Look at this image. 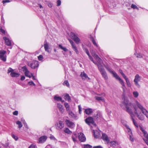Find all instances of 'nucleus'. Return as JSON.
<instances>
[{
	"instance_id": "61",
	"label": "nucleus",
	"mask_w": 148,
	"mask_h": 148,
	"mask_svg": "<svg viewBox=\"0 0 148 148\" xmlns=\"http://www.w3.org/2000/svg\"><path fill=\"white\" fill-rule=\"evenodd\" d=\"M23 123L24 125V126L25 127V128H27V129H28V125L26 123V122H23Z\"/></svg>"
},
{
	"instance_id": "23",
	"label": "nucleus",
	"mask_w": 148,
	"mask_h": 148,
	"mask_svg": "<svg viewBox=\"0 0 148 148\" xmlns=\"http://www.w3.org/2000/svg\"><path fill=\"white\" fill-rule=\"evenodd\" d=\"M90 40L92 42L93 44L95 46H96L97 47H98V45L97 44L96 41L94 39V38L91 36H90Z\"/></svg>"
},
{
	"instance_id": "46",
	"label": "nucleus",
	"mask_w": 148,
	"mask_h": 148,
	"mask_svg": "<svg viewBox=\"0 0 148 148\" xmlns=\"http://www.w3.org/2000/svg\"><path fill=\"white\" fill-rule=\"evenodd\" d=\"M6 53V51L3 50H0V55H5Z\"/></svg>"
},
{
	"instance_id": "3",
	"label": "nucleus",
	"mask_w": 148,
	"mask_h": 148,
	"mask_svg": "<svg viewBox=\"0 0 148 148\" xmlns=\"http://www.w3.org/2000/svg\"><path fill=\"white\" fill-rule=\"evenodd\" d=\"M99 70L100 71L102 77L105 80L108 79V77L107 74L101 64H99L98 65Z\"/></svg>"
},
{
	"instance_id": "62",
	"label": "nucleus",
	"mask_w": 148,
	"mask_h": 148,
	"mask_svg": "<svg viewBox=\"0 0 148 148\" xmlns=\"http://www.w3.org/2000/svg\"><path fill=\"white\" fill-rule=\"evenodd\" d=\"M143 140L148 145V138L147 139H143Z\"/></svg>"
},
{
	"instance_id": "12",
	"label": "nucleus",
	"mask_w": 148,
	"mask_h": 148,
	"mask_svg": "<svg viewBox=\"0 0 148 148\" xmlns=\"http://www.w3.org/2000/svg\"><path fill=\"white\" fill-rule=\"evenodd\" d=\"M65 123L67 126L71 128H73L75 127L74 123L69 120H66Z\"/></svg>"
},
{
	"instance_id": "13",
	"label": "nucleus",
	"mask_w": 148,
	"mask_h": 148,
	"mask_svg": "<svg viewBox=\"0 0 148 148\" xmlns=\"http://www.w3.org/2000/svg\"><path fill=\"white\" fill-rule=\"evenodd\" d=\"M78 138L81 142H84L86 140V138L84 134L82 133H79L78 134Z\"/></svg>"
},
{
	"instance_id": "43",
	"label": "nucleus",
	"mask_w": 148,
	"mask_h": 148,
	"mask_svg": "<svg viewBox=\"0 0 148 148\" xmlns=\"http://www.w3.org/2000/svg\"><path fill=\"white\" fill-rule=\"evenodd\" d=\"M74 50L75 51L76 53L77 54H78L79 53V52L77 50V48L76 46L75 45L73 46L72 47Z\"/></svg>"
},
{
	"instance_id": "59",
	"label": "nucleus",
	"mask_w": 148,
	"mask_h": 148,
	"mask_svg": "<svg viewBox=\"0 0 148 148\" xmlns=\"http://www.w3.org/2000/svg\"><path fill=\"white\" fill-rule=\"evenodd\" d=\"M93 57H94V58L96 60H97L99 58V56H98V55H97L96 54Z\"/></svg>"
},
{
	"instance_id": "9",
	"label": "nucleus",
	"mask_w": 148,
	"mask_h": 148,
	"mask_svg": "<svg viewBox=\"0 0 148 148\" xmlns=\"http://www.w3.org/2000/svg\"><path fill=\"white\" fill-rule=\"evenodd\" d=\"M85 121L86 123L89 125H90V124H92L94 125H96L95 123L93 118L91 117H89L86 118L85 120Z\"/></svg>"
},
{
	"instance_id": "57",
	"label": "nucleus",
	"mask_w": 148,
	"mask_h": 148,
	"mask_svg": "<svg viewBox=\"0 0 148 148\" xmlns=\"http://www.w3.org/2000/svg\"><path fill=\"white\" fill-rule=\"evenodd\" d=\"M10 1L8 0H3L2 1V3L3 4H4L5 3H9L10 2Z\"/></svg>"
},
{
	"instance_id": "58",
	"label": "nucleus",
	"mask_w": 148,
	"mask_h": 148,
	"mask_svg": "<svg viewBox=\"0 0 148 148\" xmlns=\"http://www.w3.org/2000/svg\"><path fill=\"white\" fill-rule=\"evenodd\" d=\"M136 6H137L136 5H134V4H132L131 6V7L132 8H133L134 9H135Z\"/></svg>"
},
{
	"instance_id": "31",
	"label": "nucleus",
	"mask_w": 148,
	"mask_h": 148,
	"mask_svg": "<svg viewBox=\"0 0 148 148\" xmlns=\"http://www.w3.org/2000/svg\"><path fill=\"white\" fill-rule=\"evenodd\" d=\"M134 116H131L132 119V121L133 123L134 124V125L136 126L137 127H138V125L136 123V121L134 119Z\"/></svg>"
},
{
	"instance_id": "11",
	"label": "nucleus",
	"mask_w": 148,
	"mask_h": 148,
	"mask_svg": "<svg viewBox=\"0 0 148 148\" xmlns=\"http://www.w3.org/2000/svg\"><path fill=\"white\" fill-rule=\"evenodd\" d=\"M72 38L74 41L77 44H79L80 41V39L78 37L77 35L74 33L71 34Z\"/></svg>"
},
{
	"instance_id": "36",
	"label": "nucleus",
	"mask_w": 148,
	"mask_h": 148,
	"mask_svg": "<svg viewBox=\"0 0 148 148\" xmlns=\"http://www.w3.org/2000/svg\"><path fill=\"white\" fill-rule=\"evenodd\" d=\"M125 81L128 86L129 87H131V84L128 79H126Z\"/></svg>"
},
{
	"instance_id": "26",
	"label": "nucleus",
	"mask_w": 148,
	"mask_h": 148,
	"mask_svg": "<svg viewBox=\"0 0 148 148\" xmlns=\"http://www.w3.org/2000/svg\"><path fill=\"white\" fill-rule=\"evenodd\" d=\"M64 98L66 100L68 101H70L71 99L69 95L68 94H66L64 96Z\"/></svg>"
},
{
	"instance_id": "25",
	"label": "nucleus",
	"mask_w": 148,
	"mask_h": 148,
	"mask_svg": "<svg viewBox=\"0 0 148 148\" xmlns=\"http://www.w3.org/2000/svg\"><path fill=\"white\" fill-rule=\"evenodd\" d=\"M7 56L6 55H0V59L3 61L5 62L6 60Z\"/></svg>"
},
{
	"instance_id": "19",
	"label": "nucleus",
	"mask_w": 148,
	"mask_h": 148,
	"mask_svg": "<svg viewBox=\"0 0 148 148\" xmlns=\"http://www.w3.org/2000/svg\"><path fill=\"white\" fill-rule=\"evenodd\" d=\"M93 133H94V137L96 138H99L101 136L100 133L97 130H93Z\"/></svg>"
},
{
	"instance_id": "5",
	"label": "nucleus",
	"mask_w": 148,
	"mask_h": 148,
	"mask_svg": "<svg viewBox=\"0 0 148 148\" xmlns=\"http://www.w3.org/2000/svg\"><path fill=\"white\" fill-rule=\"evenodd\" d=\"M134 112L135 114H136L138 118L140 120H143L144 119V116L142 114L141 112L138 110L136 106H134Z\"/></svg>"
},
{
	"instance_id": "4",
	"label": "nucleus",
	"mask_w": 148,
	"mask_h": 148,
	"mask_svg": "<svg viewBox=\"0 0 148 148\" xmlns=\"http://www.w3.org/2000/svg\"><path fill=\"white\" fill-rule=\"evenodd\" d=\"M136 105L141 111L148 118V112L141 104L137 101L136 102Z\"/></svg>"
},
{
	"instance_id": "60",
	"label": "nucleus",
	"mask_w": 148,
	"mask_h": 148,
	"mask_svg": "<svg viewBox=\"0 0 148 148\" xmlns=\"http://www.w3.org/2000/svg\"><path fill=\"white\" fill-rule=\"evenodd\" d=\"M93 148H103V147L99 145L93 147Z\"/></svg>"
},
{
	"instance_id": "8",
	"label": "nucleus",
	"mask_w": 148,
	"mask_h": 148,
	"mask_svg": "<svg viewBox=\"0 0 148 148\" xmlns=\"http://www.w3.org/2000/svg\"><path fill=\"white\" fill-rule=\"evenodd\" d=\"M14 70L11 68H9L8 69V73L11 72L10 75L13 77H18L20 75V74L14 72Z\"/></svg>"
},
{
	"instance_id": "2",
	"label": "nucleus",
	"mask_w": 148,
	"mask_h": 148,
	"mask_svg": "<svg viewBox=\"0 0 148 148\" xmlns=\"http://www.w3.org/2000/svg\"><path fill=\"white\" fill-rule=\"evenodd\" d=\"M105 67L110 73L113 75V77H114L116 80L119 81V83L122 86V88L123 89V92H125V90L124 87H125V86L123 81L120 77L115 72L112 71L111 69L108 66H105Z\"/></svg>"
},
{
	"instance_id": "21",
	"label": "nucleus",
	"mask_w": 148,
	"mask_h": 148,
	"mask_svg": "<svg viewBox=\"0 0 148 148\" xmlns=\"http://www.w3.org/2000/svg\"><path fill=\"white\" fill-rule=\"evenodd\" d=\"M57 106L61 112L62 113H63L64 111V109L63 108V106L61 105L60 103H58Z\"/></svg>"
},
{
	"instance_id": "34",
	"label": "nucleus",
	"mask_w": 148,
	"mask_h": 148,
	"mask_svg": "<svg viewBox=\"0 0 148 148\" xmlns=\"http://www.w3.org/2000/svg\"><path fill=\"white\" fill-rule=\"evenodd\" d=\"M133 94L134 96L135 97H137L139 95V93L137 91H134L133 92Z\"/></svg>"
},
{
	"instance_id": "49",
	"label": "nucleus",
	"mask_w": 148,
	"mask_h": 148,
	"mask_svg": "<svg viewBox=\"0 0 148 148\" xmlns=\"http://www.w3.org/2000/svg\"><path fill=\"white\" fill-rule=\"evenodd\" d=\"M69 40L70 43H71L72 47L75 45L74 44L73 41L72 40H71V39H69Z\"/></svg>"
},
{
	"instance_id": "1",
	"label": "nucleus",
	"mask_w": 148,
	"mask_h": 148,
	"mask_svg": "<svg viewBox=\"0 0 148 148\" xmlns=\"http://www.w3.org/2000/svg\"><path fill=\"white\" fill-rule=\"evenodd\" d=\"M123 104L125 106L124 110L130 114V116H134L132 108L133 106L134 107V106H136L133 105L132 103L126 99H125L123 102Z\"/></svg>"
},
{
	"instance_id": "27",
	"label": "nucleus",
	"mask_w": 148,
	"mask_h": 148,
	"mask_svg": "<svg viewBox=\"0 0 148 148\" xmlns=\"http://www.w3.org/2000/svg\"><path fill=\"white\" fill-rule=\"evenodd\" d=\"M69 114L71 116L72 118H74L76 119H77V116L76 114H74L72 112H69Z\"/></svg>"
},
{
	"instance_id": "30",
	"label": "nucleus",
	"mask_w": 148,
	"mask_h": 148,
	"mask_svg": "<svg viewBox=\"0 0 148 148\" xmlns=\"http://www.w3.org/2000/svg\"><path fill=\"white\" fill-rule=\"evenodd\" d=\"M95 98L97 100L99 101H101L103 102L105 101L104 99L102 97L97 96L95 97Z\"/></svg>"
},
{
	"instance_id": "10",
	"label": "nucleus",
	"mask_w": 148,
	"mask_h": 148,
	"mask_svg": "<svg viewBox=\"0 0 148 148\" xmlns=\"http://www.w3.org/2000/svg\"><path fill=\"white\" fill-rule=\"evenodd\" d=\"M56 128L58 130H60L64 127V124L62 121H59V122L56 124Z\"/></svg>"
},
{
	"instance_id": "42",
	"label": "nucleus",
	"mask_w": 148,
	"mask_h": 148,
	"mask_svg": "<svg viewBox=\"0 0 148 148\" xmlns=\"http://www.w3.org/2000/svg\"><path fill=\"white\" fill-rule=\"evenodd\" d=\"M134 55H136L137 58H140L143 57V55L140 53H135Z\"/></svg>"
},
{
	"instance_id": "56",
	"label": "nucleus",
	"mask_w": 148,
	"mask_h": 148,
	"mask_svg": "<svg viewBox=\"0 0 148 148\" xmlns=\"http://www.w3.org/2000/svg\"><path fill=\"white\" fill-rule=\"evenodd\" d=\"M50 138L51 140H56V138L54 137V136H53V135H51L50 137Z\"/></svg>"
},
{
	"instance_id": "35",
	"label": "nucleus",
	"mask_w": 148,
	"mask_h": 148,
	"mask_svg": "<svg viewBox=\"0 0 148 148\" xmlns=\"http://www.w3.org/2000/svg\"><path fill=\"white\" fill-rule=\"evenodd\" d=\"M64 131L66 133L68 134H70L72 133V132L68 128H66L64 130Z\"/></svg>"
},
{
	"instance_id": "14",
	"label": "nucleus",
	"mask_w": 148,
	"mask_h": 148,
	"mask_svg": "<svg viewBox=\"0 0 148 148\" xmlns=\"http://www.w3.org/2000/svg\"><path fill=\"white\" fill-rule=\"evenodd\" d=\"M102 139L105 142L108 143L110 142V139L109 138L108 136L105 133H103L101 137Z\"/></svg>"
},
{
	"instance_id": "28",
	"label": "nucleus",
	"mask_w": 148,
	"mask_h": 148,
	"mask_svg": "<svg viewBox=\"0 0 148 148\" xmlns=\"http://www.w3.org/2000/svg\"><path fill=\"white\" fill-rule=\"evenodd\" d=\"M110 144L111 147H114L116 146V145L117 144V143L116 141H112L110 142Z\"/></svg>"
},
{
	"instance_id": "39",
	"label": "nucleus",
	"mask_w": 148,
	"mask_h": 148,
	"mask_svg": "<svg viewBox=\"0 0 148 148\" xmlns=\"http://www.w3.org/2000/svg\"><path fill=\"white\" fill-rule=\"evenodd\" d=\"M63 84L64 85H66V86H67L68 87H69L70 85L69 84V83L68 82V80H65L64 81L63 83Z\"/></svg>"
},
{
	"instance_id": "17",
	"label": "nucleus",
	"mask_w": 148,
	"mask_h": 148,
	"mask_svg": "<svg viewBox=\"0 0 148 148\" xmlns=\"http://www.w3.org/2000/svg\"><path fill=\"white\" fill-rule=\"evenodd\" d=\"M22 69L23 72H24L25 75L26 76H27L29 75V71L28 70L27 68L25 66H23L22 67Z\"/></svg>"
},
{
	"instance_id": "45",
	"label": "nucleus",
	"mask_w": 148,
	"mask_h": 148,
	"mask_svg": "<svg viewBox=\"0 0 148 148\" xmlns=\"http://www.w3.org/2000/svg\"><path fill=\"white\" fill-rule=\"evenodd\" d=\"M47 5L50 8H51L52 7L53 4L52 3L49 1H47Z\"/></svg>"
},
{
	"instance_id": "47",
	"label": "nucleus",
	"mask_w": 148,
	"mask_h": 148,
	"mask_svg": "<svg viewBox=\"0 0 148 148\" xmlns=\"http://www.w3.org/2000/svg\"><path fill=\"white\" fill-rule=\"evenodd\" d=\"M92 146L88 145H84V148H92Z\"/></svg>"
},
{
	"instance_id": "18",
	"label": "nucleus",
	"mask_w": 148,
	"mask_h": 148,
	"mask_svg": "<svg viewBox=\"0 0 148 148\" xmlns=\"http://www.w3.org/2000/svg\"><path fill=\"white\" fill-rule=\"evenodd\" d=\"M80 76L82 78V79L83 80H85L87 78L89 79H90V78L88 77L87 75L84 72L81 73Z\"/></svg>"
},
{
	"instance_id": "22",
	"label": "nucleus",
	"mask_w": 148,
	"mask_h": 148,
	"mask_svg": "<svg viewBox=\"0 0 148 148\" xmlns=\"http://www.w3.org/2000/svg\"><path fill=\"white\" fill-rule=\"evenodd\" d=\"M44 48H45V51L47 52H48L49 53V47L48 44L46 41L45 42L44 44Z\"/></svg>"
},
{
	"instance_id": "55",
	"label": "nucleus",
	"mask_w": 148,
	"mask_h": 148,
	"mask_svg": "<svg viewBox=\"0 0 148 148\" xmlns=\"http://www.w3.org/2000/svg\"><path fill=\"white\" fill-rule=\"evenodd\" d=\"M78 109H79V114H81V106L80 105L78 106Z\"/></svg>"
},
{
	"instance_id": "40",
	"label": "nucleus",
	"mask_w": 148,
	"mask_h": 148,
	"mask_svg": "<svg viewBox=\"0 0 148 148\" xmlns=\"http://www.w3.org/2000/svg\"><path fill=\"white\" fill-rule=\"evenodd\" d=\"M83 49L84 51L86 53L88 56H89L90 54L89 53L88 51V49L85 47H83Z\"/></svg>"
},
{
	"instance_id": "38",
	"label": "nucleus",
	"mask_w": 148,
	"mask_h": 148,
	"mask_svg": "<svg viewBox=\"0 0 148 148\" xmlns=\"http://www.w3.org/2000/svg\"><path fill=\"white\" fill-rule=\"evenodd\" d=\"M72 138L74 142H75L77 140V136L75 134H73L72 137Z\"/></svg>"
},
{
	"instance_id": "20",
	"label": "nucleus",
	"mask_w": 148,
	"mask_h": 148,
	"mask_svg": "<svg viewBox=\"0 0 148 148\" xmlns=\"http://www.w3.org/2000/svg\"><path fill=\"white\" fill-rule=\"evenodd\" d=\"M140 128L144 134V136L145 138V139H147L148 138V134L147 132L144 130L143 127L140 126Z\"/></svg>"
},
{
	"instance_id": "52",
	"label": "nucleus",
	"mask_w": 148,
	"mask_h": 148,
	"mask_svg": "<svg viewBox=\"0 0 148 148\" xmlns=\"http://www.w3.org/2000/svg\"><path fill=\"white\" fill-rule=\"evenodd\" d=\"M57 6H58L60 5L61 4V1L60 0H58L57 2Z\"/></svg>"
},
{
	"instance_id": "32",
	"label": "nucleus",
	"mask_w": 148,
	"mask_h": 148,
	"mask_svg": "<svg viewBox=\"0 0 148 148\" xmlns=\"http://www.w3.org/2000/svg\"><path fill=\"white\" fill-rule=\"evenodd\" d=\"M59 47L62 49L63 50L65 51H67L68 49L65 47H63L61 45H58Z\"/></svg>"
},
{
	"instance_id": "41",
	"label": "nucleus",
	"mask_w": 148,
	"mask_h": 148,
	"mask_svg": "<svg viewBox=\"0 0 148 148\" xmlns=\"http://www.w3.org/2000/svg\"><path fill=\"white\" fill-rule=\"evenodd\" d=\"M97 60V62L98 63V64H97V66L98 64H101V63L103 62L102 60L100 58H99L97 60Z\"/></svg>"
},
{
	"instance_id": "6",
	"label": "nucleus",
	"mask_w": 148,
	"mask_h": 148,
	"mask_svg": "<svg viewBox=\"0 0 148 148\" xmlns=\"http://www.w3.org/2000/svg\"><path fill=\"white\" fill-rule=\"evenodd\" d=\"M27 65L32 69H35L38 67L39 62L37 61H33L32 62H28Z\"/></svg>"
},
{
	"instance_id": "63",
	"label": "nucleus",
	"mask_w": 148,
	"mask_h": 148,
	"mask_svg": "<svg viewBox=\"0 0 148 148\" xmlns=\"http://www.w3.org/2000/svg\"><path fill=\"white\" fill-rule=\"evenodd\" d=\"M122 75L123 76V77L126 80L127 79H128L127 77L126 76V75H125V74H123V75Z\"/></svg>"
},
{
	"instance_id": "33",
	"label": "nucleus",
	"mask_w": 148,
	"mask_h": 148,
	"mask_svg": "<svg viewBox=\"0 0 148 148\" xmlns=\"http://www.w3.org/2000/svg\"><path fill=\"white\" fill-rule=\"evenodd\" d=\"M16 123L18 125V128H20L22 127L23 125L21 121H18L16 122Z\"/></svg>"
},
{
	"instance_id": "16",
	"label": "nucleus",
	"mask_w": 148,
	"mask_h": 148,
	"mask_svg": "<svg viewBox=\"0 0 148 148\" xmlns=\"http://www.w3.org/2000/svg\"><path fill=\"white\" fill-rule=\"evenodd\" d=\"M47 138V137L45 136H42L39 138L38 143H43L45 142Z\"/></svg>"
},
{
	"instance_id": "48",
	"label": "nucleus",
	"mask_w": 148,
	"mask_h": 148,
	"mask_svg": "<svg viewBox=\"0 0 148 148\" xmlns=\"http://www.w3.org/2000/svg\"><path fill=\"white\" fill-rule=\"evenodd\" d=\"M38 59L39 61L42 60L43 59V57L42 55H40L38 56Z\"/></svg>"
},
{
	"instance_id": "7",
	"label": "nucleus",
	"mask_w": 148,
	"mask_h": 148,
	"mask_svg": "<svg viewBox=\"0 0 148 148\" xmlns=\"http://www.w3.org/2000/svg\"><path fill=\"white\" fill-rule=\"evenodd\" d=\"M141 79V77L139 75L136 74L135 76L134 81L135 85L138 88H140V86L138 82L140 81Z\"/></svg>"
},
{
	"instance_id": "44",
	"label": "nucleus",
	"mask_w": 148,
	"mask_h": 148,
	"mask_svg": "<svg viewBox=\"0 0 148 148\" xmlns=\"http://www.w3.org/2000/svg\"><path fill=\"white\" fill-rule=\"evenodd\" d=\"M101 116V114L99 112H97L96 114V116H94L95 117L96 119L100 118Z\"/></svg>"
},
{
	"instance_id": "53",
	"label": "nucleus",
	"mask_w": 148,
	"mask_h": 148,
	"mask_svg": "<svg viewBox=\"0 0 148 148\" xmlns=\"http://www.w3.org/2000/svg\"><path fill=\"white\" fill-rule=\"evenodd\" d=\"M132 134H129L130 138V140H131V141H132V142H133V141H134V138L132 137Z\"/></svg>"
},
{
	"instance_id": "29",
	"label": "nucleus",
	"mask_w": 148,
	"mask_h": 148,
	"mask_svg": "<svg viewBox=\"0 0 148 148\" xmlns=\"http://www.w3.org/2000/svg\"><path fill=\"white\" fill-rule=\"evenodd\" d=\"M64 105L66 110L67 111H69L70 110V107L68 103L66 102H65L64 103Z\"/></svg>"
},
{
	"instance_id": "37",
	"label": "nucleus",
	"mask_w": 148,
	"mask_h": 148,
	"mask_svg": "<svg viewBox=\"0 0 148 148\" xmlns=\"http://www.w3.org/2000/svg\"><path fill=\"white\" fill-rule=\"evenodd\" d=\"M54 99L57 101H62V99L60 97L55 96L54 97Z\"/></svg>"
},
{
	"instance_id": "54",
	"label": "nucleus",
	"mask_w": 148,
	"mask_h": 148,
	"mask_svg": "<svg viewBox=\"0 0 148 148\" xmlns=\"http://www.w3.org/2000/svg\"><path fill=\"white\" fill-rule=\"evenodd\" d=\"M13 114L14 115H17L18 114V112L17 111H15L14 112H13Z\"/></svg>"
},
{
	"instance_id": "51",
	"label": "nucleus",
	"mask_w": 148,
	"mask_h": 148,
	"mask_svg": "<svg viewBox=\"0 0 148 148\" xmlns=\"http://www.w3.org/2000/svg\"><path fill=\"white\" fill-rule=\"evenodd\" d=\"M12 137L14 138L16 140H17V139H18V138L17 137V136H16L15 135H14V134H12Z\"/></svg>"
},
{
	"instance_id": "50",
	"label": "nucleus",
	"mask_w": 148,
	"mask_h": 148,
	"mask_svg": "<svg viewBox=\"0 0 148 148\" xmlns=\"http://www.w3.org/2000/svg\"><path fill=\"white\" fill-rule=\"evenodd\" d=\"M28 84L29 85H31V86L33 85L34 86H35V84L33 82V81L29 82H28Z\"/></svg>"
},
{
	"instance_id": "15",
	"label": "nucleus",
	"mask_w": 148,
	"mask_h": 148,
	"mask_svg": "<svg viewBox=\"0 0 148 148\" xmlns=\"http://www.w3.org/2000/svg\"><path fill=\"white\" fill-rule=\"evenodd\" d=\"M3 39L5 40L6 45L8 46H10L12 44V41L10 40L8 38L6 37H4Z\"/></svg>"
},
{
	"instance_id": "64",
	"label": "nucleus",
	"mask_w": 148,
	"mask_h": 148,
	"mask_svg": "<svg viewBox=\"0 0 148 148\" xmlns=\"http://www.w3.org/2000/svg\"><path fill=\"white\" fill-rule=\"evenodd\" d=\"M29 148H36V146L33 145H31Z\"/></svg>"
},
{
	"instance_id": "24",
	"label": "nucleus",
	"mask_w": 148,
	"mask_h": 148,
	"mask_svg": "<svg viewBox=\"0 0 148 148\" xmlns=\"http://www.w3.org/2000/svg\"><path fill=\"white\" fill-rule=\"evenodd\" d=\"M85 112L88 115H89L92 112V110L91 108H88L85 109Z\"/></svg>"
}]
</instances>
